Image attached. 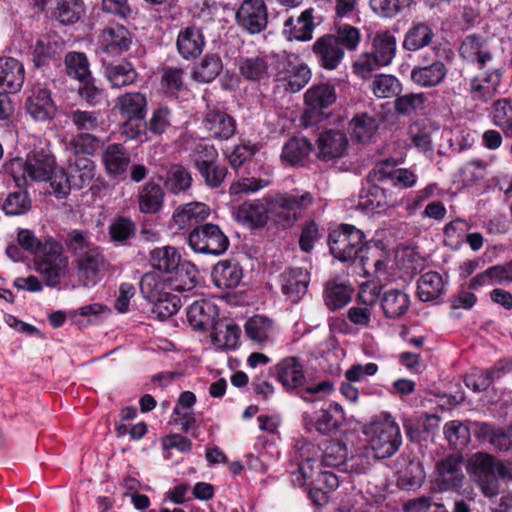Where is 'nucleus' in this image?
Wrapping results in <instances>:
<instances>
[{"label": "nucleus", "mask_w": 512, "mask_h": 512, "mask_svg": "<svg viewBox=\"0 0 512 512\" xmlns=\"http://www.w3.org/2000/svg\"><path fill=\"white\" fill-rule=\"evenodd\" d=\"M82 4V0H61L57 4L54 16L62 24H73L83 13Z\"/></svg>", "instance_id": "nucleus-64"}, {"label": "nucleus", "mask_w": 512, "mask_h": 512, "mask_svg": "<svg viewBox=\"0 0 512 512\" xmlns=\"http://www.w3.org/2000/svg\"><path fill=\"white\" fill-rule=\"evenodd\" d=\"M241 329L227 320H218L212 327L211 340L221 349H234L239 343Z\"/></svg>", "instance_id": "nucleus-34"}, {"label": "nucleus", "mask_w": 512, "mask_h": 512, "mask_svg": "<svg viewBox=\"0 0 512 512\" xmlns=\"http://www.w3.org/2000/svg\"><path fill=\"white\" fill-rule=\"evenodd\" d=\"M462 466L463 457L458 454L439 460L435 465L433 489L438 492L458 491L465 479Z\"/></svg>", "instance_id": "nucleus-10"}, {"label": "nucleus", "mask_w": 512, "mask_h": 512, "mask_svg": "<svg viewBox=\"0 0 512 512\" xmlns=\"http://www.w3.org/2000/svg\"><path fill=\"white\" fill-rule=\"evenodd\" d=\"M188 244L196 253L219 256L227 251L229 239L218 225L203 223L189 233Z\"/></svg>", "instance_id": "nucleus-9"}, {"label": "nucleus", "mask_w": 512, "mask_h": 512, "mask_svg": "<svg viewBox=\"0 0 512 512\" xmlns=\"http://www.w3.org/2000/svg\"><path fill=\"white\" fill-rule=\"evenodd\" d=\"M474 423L475 422H472L471 426L468 427L457 420L447 422L444 425L445 438L455 449H461L465 447L470 441L471 432L473 433Z\"/></svg>", "instance_id": "nucleus-59"}, {"label": "nucleus", "mask_w": 512, "mask_h": 512, "mask_svg": "<svg viewBox=\"0 0 512 512\" xmlns=\"http://www.w3.org/2000/svg\"><path fill=\"white\" fill-rule=\"evenodd\" d=\"M432 28L424 23H413L404 35L402 46L407 51H418L427 47L434 38Z\"/></svg>", "instance_id": "nucleus-41"}, {"label": "nucleus", "mask_w": 512, "mask_h": 512, "mask_svg": "<svg viewBox=\"0 0 512 512\" xmlns=\"http://www.w3.org/2000/svg\"><path fill=\"white\" fill-rule=\"evenodd\" d=\"M428 97L425 93H406L397 96L394 101V111L402 117H410L422 113L426 108Z\"/></svg>", "instance_id": "nucleus-45"}, {"label": "nucleus", "mask_w": 512, "mask_h": 512, "mask_svg": "<svg viewBox=\"0 0 512 512\" xmlns=\"http://www.w3.org/2000/svg\"><path fill=\"white\" fill-rule=\"evenodd\" d=\"M213 283L220 289H233L242 279L240 265L234 260L219 261L211 273Z\"/></svg>", "instance_id": "nucleus-30"}, {"label": "nucleus", "mask_w": 512, "mask_h": 512, "mask_svg": "<svg viewBox=\"0 0 512 512\" xmlns=\"http://www.w3.org/2000/svg\"><path fill=\"white\" fill-rule=\"evenodd\" d=\"M348 454L347 447L338 440H327L322 444V464L342 471Z\"/></svg>", "instance_id": "nucleus-52"}, {"label": "nucleus", "mask_w": 512, "mask_h": 512, "mask_svg": "<svg viewBox=\"0 0 512 512\" xmlns=\"http://www.w3.org/2000/svg\"><path fill=\"white\" fill-rule=\"evenodd\" d=\"M66 74L79 81L90 77V63L87 56L82 52H69L64 58Z\"/></svg>", "instance_id": "nucleus-53"}, {"label": "nucleus", "mask_w": 512, "mask_h": 512, "mask_svg": "<svg viewBox=\"0 0 512 512\" xmlns=\"http://www.w3.org/2000/svg\"><path fill=\"white\" fill-rule=\"evenodd\" d=\"M204 45L205 39L200 28L187 26L179 31L176 48L183 59H195L202 53Z\"/></svg>", "instance_id": "nucleus-23"}, {"label": "nucleus", "mask_w": 512, "mask_h": 512, "mask_svg": "<svg viewBox=\"0 0 512 512\" xmlns=\"http://www.w3.org/2000/svg\"><path fill=\"white\" fill-rule=\"evenodd\" d=\"M78 282L84 287H93L99 283L109 262L102 249H90L74 260Z\"/></svg>", "instance_id": "nucleus-12"}, {"label": "nucleus", "mask_w": 512, "mask_h": 512, "mask_svg": "<svg viewBox=\"0 0 512 512\" xmlns=\"http://www.w3.org/2000/svg\"><path fill=\"white\" fill-rule=\"evenodd\" d=\"M312 52L318 65L325 70H336L345 56L343 47L330 34L319 37L312 45Z\"/></svg>", "instance_id": "nucleus-18"}, {"label": "nucleus", "mask_w": 512, "mask_h": 512, "mask_svg": "<svg viewBox=\"0 0 512 512\" xmlns=\"http://www.w3.org/2000/svg\"><path fill=\"white\" fill-rule=\"evenodd\" d=\"M336 101L335 88L329 84L314 85L305 93V103L307 109L303 114V123L305 126H312L327 115L323 112L324 109L332 105Z\"/></svg>", "instance_id": "nucleus-11"}, {"label": "nucleus", "mask_w": 512, "mask_h": 512, "mask_svg": "<svg viewBox=\"0 0 512 512\" xmlns=\"http://www.w3.org/2000/svg\"><path fill=\"white\" fill-rule=\"evenodd\" d=\"M331 254L341 262L360 259L366 270L368 258L365 253L367 246L364 233L353 225L342 224L333 230L328 237Z\"/></svg>", "instance_id": "nucleus-5"}, {"label": "nucleus", "mask_w": 512, "mask_h": 512, "mask_svg": "<svg viewBox=\"0 0 512 512\" xmlns=\"http://www.w3.org/2000/svg\"><path fill=\"white\" fill-rule=\"evenodd\" d=\"M191 173L180 164L172 165L167 171L165 187L173 194L185 193L192 186Z\"/></svg>", "instance_id": "nucleus-51"}, {"label": "nucleus", "mask_w": 512, "mask_h": 512, "mask_svg": "<svg viewBox=\"0 0 512 512\" xmlns=\"http://www.w3.org/2000/svg\"><path fill=\"white\" fill-rule=\"evenodd\" d=\"M264 203L261 200H253L244 202L238 210V218L251 227H261L268 219V212H270V204L265 199Z\"/></svg>", "instance_id": "nucleus-40"}, {"label": "nucleus", "mask_w": 512, "mask_h": 512, "mask_svg": "<svg viewBox=\"0 0 512 512\" xmlns=\"http://www.w3.org/2000/svg\"><path fill=\"white\" fill-rule=\"evenodd\" d=\"M312 151V144L304 137H293L283 147L281 158L290 165L302 163Z\"/></svg>", "instance_id": "nucleus-50"}, {"label": "nucleus", "mask_w": 512, "mask_h": 512, "mask_svg": "<svg viewBox=\"0 0 512 512\" xmlns=\"http://www.w3.org/2000/svg\"><path fill=\"white\" fill-rule=\"evenodd\" d=\"M104 74L113 88L132 85L138 79V73L130 62L108 64L105 66Z\"/></svg>", "instance_id": "nucleus-39"}, {"label": "nucleus", "mask_w": 512, "mask_h": 512, "mask_svg": "<svg viewBox=\"0 0 512 512\" xmlns=\"http://www.w3.org/2000/svg\"><path fill=\"white\" fill-rule=\"evenodd\" d=\"M348 144L347 136L340 130H328L318 137V157L328 161L341 157Z\"/></svg>", "instance_id": "nucleus-27"}, {"label": "nucleus", "mask_w": 512, "mask_h": 512, "mask_svg": "<svg viewBox=\"0 0 512 512\" xmlns=\"http://www.w3.org/2000/svg\"><path fill=\"white\" fill-rule=\"evenodd\" d=\"M353 291L352 286L345 282L330 280L325 285L324 302L329 310H340L350 302Z\"/></svg>", "instance_id": "nucleus-33"}, {"label": "nucleus", "mask_w": 512, "mask_h": 512, "mask_svg": "<svg viewBox=\"0 0 512 512\" xmlns=\"http://www.w3.org/2000/svg\"><path fill=\"white\" fill-rule=\"evenodd\" d=\"M125 119V133L135 138L143 127L147 113V98L140 92H127L118 96L114 107Z\"/></svg>", "instance_id": "nucleus-8"}, {"label": "nucleus", "mask_w": 512, "mask_h": 512, "mask_svg": "<svg viewBox=\"0 0 512 512\" xmlns=\"http://www.w3.org/2000/svg\"><path fill=\"white\" fill-rule=\"evenodd\" d=\"M69 175L73 188L82 189L87 187L93 181L96 174V166L94 162L86 157H77L74 162L69 159Z\"/></svg>", "instance_id": "nucleus-38"}, {"label": "nucleus", "mask_w": 512, "mask_h": 512, "mask_svg": "<svg viewBox=\"0 0 512 512\" xmlns=\"http://www.w3.org/2000/svg\"><path fill=\"white\" fill-rule=\"evenodd\" d=\"M28 114L36 121H47L55 115V105L50 91L38 89L30 96L26 103Z\"/></svg>", "instance_id": "nucleus-31"}, {"label": "nucleus", "mask_w": 512, "mask_h": 512, "mask_svg": "<svg viewBox=\"0 0 512 512\" xmlns=\"http://www.w3.org/2000/svg\"><path fill=\"white\" fill-rule=\"evenodd\" d=\"M218 316L217 306L210 300L198 299L193 301L187 309V320L195 330L212 328Z\"/></svg>", "instance_id": "nucleus-24"}, {"label": "nucleus", "mask_w": 512, "mask_h": 512, "mask_svg": "<svg viewBox=\"0 0 512 512\" xmlns=\"http://www.w3.org/2000/svg\"><path fill=\"white\" fill-rule=\"evenodd\" d=\"M383 314L388 319L403 316L410 305L409 296L400 289H388L380 297Z\"/></svg>", "instance_id": "nucleus-32"}, {"label": "nucleus", "mask_w": 512, "mask_h": 512, "mask_svg": "<svg viewBox=\"0 0 512 512\" xmlns=\"http://www.w3.org/2000/svg\"><path fill=\"white\" fill-rule=\"evenodd\" d=\"M181 256L177 249L172 246H164L155 248L150 253V263L153 268L165 272L171 273L181 267Z\"/></svg>", "instance_id": "nucleus-43"}, {"label": "nucleus", "mask_w": 512, "mask_h": 512, "mask_svg": "<svg viewBox=\"0 0 512 512\" xmlns=\"http://www.w3.org/2000/svg\"><path fill=\"white\" fill-rule=\"evenodd\" d=\"M23 64L13 57H0V88L6 92H18L24 83Z\"/></svg>", "instance_id": "nucleus-25"}, {"label": "nucleus", "mask_w": 512, "mask_h": 512, "mask_svg": "<svg viewBox=\"0 0 512 512\" xmlns=\"http://www.w3.org/2000/svg\"><path fill=\"white\" fill-rule=\"evenodd\" d=\"M132 43V33L121 24L106 26L98 36L100 51L112 57H118L127 52Z\"/></svg>", "instance_id": "nucleus-15"}, {"label": "nucleus", "mask_w": 512, "mask_h": 512, "mask_svg": "<svg viewBox=\"0 0 512 512\" xmlns=\"http://www.w3.org/2000/svg\"><path fill=\"white\" fill-rule=\"evenodd\" d=\"M448 73L443 61H429L418 63L410 72L411 81L422 88H432L441 84Z\"/></svg>", "instance_id": "nucleus-19"}, {"label": "nucleus", "mask_w": 512, "mask_h": 512, "mask_svg": "<svg viewBox=\"0 0 512 512\" xmlns=\"http://www.w3.org/2000/svg\"><path fill=\"white\" fill-rule=\"evenodd\" d=\"M459 55L468 62H477L482 68L492 59L487 40L476 34L467 35L459 48Z\"/></svg>", "instance_id": "nucleus-26"}, {"label": "nucleus", "mask_w": 512, "mask_h": 512, "mask_svg": "<svg viewBox=\"0 0 512 512\" xmlns=\"http://www.w3.org/2000/svg\"><path fill=\"white\" fill-rule=\"evenodd\" d=\"M203 125L211 137L220 141L230 139L236 132L235 120L218 108L208 107Z\"/></svg>", "instance_id": "nucleus-21"}, {"label": "nucleus", "mask_w": 512, "mask_h": 512, "mask_svg": "<svg viewBox=\"0 0 512 512\" xmlns=\"http://www.w3.org/2000/svg\"><path fill=\"white\" fill-rule=\"evenodd\" d=\"M312 9L303 11L296 19L289 17L284 26L289 29V36L292 39L299 41H308L312 38V32L314 30Z\"/></svg>", "instance_id": "nucleus-48"}, {"label": "nucleus", "mask_w": 512, "mask_h": 512, "mask_svg": "<svg viewBox=\"0 0 512 512\" xmlns=\"http://www.w3.org/2000/svg\"><path fill=\"white\" fill-rule=\"evenodd\" d=\"M68 250L75 255V258L90 252V249H98L92 242V234L88 230L74 229L71 230L65 239Z\"/></svg>", "instance_id": "nucleus-55"}, {"label": "nucleus", "mask_w": 512, "mask_h": 512, "mask_svg": "<svg viewBox=\"0 0 512 512\" xmlns=\"http://www.w3.org/2000/svg\"><path fill=\"white\" fill-rule=\"evenodd\" d=\"M110 240L118 245H127L136 234V224L128 217L119 216L108 227Z\"/></svg>", "instance_id": "nucleus-56"}, {"label": "nucleus", "mask_w": 512, "mask_h": 512, "mask_svg": "<svg viewBox=\"0 0 512 512\" xmlns=\"http://www.w3.org/2000/svg\"><path fill=\"white\" fill-rule=\"evenodd\" d=\"M23 188L24 187H21L18 191L8 194L2 205L5 214L18 216L25 214L31 209V200Z\"/></svg>", "instance_id": "nucleus-63"}, {"label": "nucleus", "mask_w": 512, "mask_h": 512, "mask_svg": "<svg viewBox=\"0 0 512 512\" xmlns=\"http://www.w3.org/2000/svg\"><path fill=\"white\" fill-rule=\"evenodd\" d=\"M380 124V119L367 113L356 115L350 123L352 135L360 142L369 140Z\"/></svg>", "instance_id": "nucleus-57"}, {"label": "nucleus", "mask_w": 512, "mask_h": 512, "mask_svg": "<svg viewBox=\"0 0 512 512\" xmlns=\"http://www.w3.org/2000/svg\"><path fill=\"white\" fill-rule=\"evenodd\" d=\"M370 446L377 459L394 455L402 444L399 425L391 415L381 414L375 417L365 429Z\"/></svg>", "instance_id": "nucleus-6"}, {"label": "nucleus", "mask_w": 512, "mask_h": 512, "mask_svg": "<svg viewBox=\"0 0 512 512\" xmlns=\"http://www.w3.org/2000/svg\"><path fill=\"white\" fill-rule=\"evenodd\" d=\"M370 89L377 98L398 96L402 90L401 82L393 75L379 74L374 76Z\"/></svg>", "instance_id": "nucleus-58"}, {"label": "nucleus", "mask_w": 512, "mask_h": 512, "mask_svg": "<svg viewBox=\"0 0 512 512\" xmlns=\"http://www.w3.org/2000/svg\"><path fill=\"white\" fill-rule=\"evenodd\" d=\"M501 82V74L498 71L487 72L475 77L470 83V92L474 100L487 102L490 100Z\"/></svg>", "instance_id": "nucleus-37"}, {"label": "nucleus", "mask_w": 512, "mask_h": 512, "mask_svg": "<svg viewBox=\"0 0 512 512\" xmlns=\"http://www.w3.org/2000/svg\"><path fill=\"white\" fill-rule=\"evenodd\" d=\"M98 145L99 140L93 133L81 132L71 138L66 144V150L77 158L94 154Z\"/></svg>", "instance_id": "nucleus-60"}, {"label": "nucleus", "mask_w": 512, "mask_h": 512, "mask_svg": "<svg viewBox=\"0 0 512 512\" xmlns=\"http://www.w3.org/2000/svg\"><path fill=\"white\" fill-rule=\"evenodd\" d=\"M367 180L369 184L359 194L358 207L367 213L380 212L387 206L385 190L378 186L379 182H373L368 177Z\"/></svg>", "instance_id": "nucleus-35"}, {"label": "nucleus", "mask_w": 512, "mask_h": 512, "mask_svg": "<svg viewBox=\"0 0 512 512\" xmlns=\"http://www.w3.org/2000/svg\"><path fill=\"white\" fill-rule=\"evenodd\" d=\"M270 204V212L276 216H283L285 221L291 223L296 220L297 212L306 209L312 204L313 196L310 192L277 194L274 197H267Z\"/></svg>", "instance_id": "nucleus-13"}, {"label": "nucleus", "mask_w": 512, "mask_h": 512, "mask_svg": "<svg viewBox=\"0 0 512 512\" xmlns=\"http://www.w3.org/2000/svg\"><path fill=\"white\" fill-rule=\"evenodd\" d=\"M153 302L152 313L161 321L176 314L181 307L179 296L171 293H162Z\"/></svg>", "instance_id": "nucleus-62"}, {"label": "nucleus", "mask_w": 512, "mask_h": 512, "mask_svg": "<svg viewBox=\"0 0 512 512\" xmlns=\"http://www.w3.org/2000/svg\"><path fill=\"white\" fill-rule=\"evenodd\" d=\"M444 292L442 276L435 271L421 275L417 281V294L421 301L429 302L437 299Z\"/></svg>", "instance_id": "nucleus-44"}, {"label": "nucleus", "mask_w": 512, "mask_h": 512, "mask_svg": "<svg viewBox=\"0 0 512 512\" xmlns=\"http://www.w3.org/2000/svg\"><path fill=\"white\" fill-rule=\"evenodd\" d=\"M425 472L420 462L408 461L404 468L397 472V486L403 490H416L422 486Z\"/></svg>", "instance_id": "nucleus-47"}, {"label": "nucleus", "mask_w": 512, "mask_h": 512, "mask_svg": "<svg viewBox=\"0 0 512 512\" xmlns=\"http://www.w3.org/2000/svg\"><path fill=\"white\" fill-rule=\"evenodd\" d=\"M209 215L210 209L206 204L191 202L179 206L173 214V220L180 229H188L202 225L201 222Z\"/></svg>", "instance_id": "nucleus-29"}, {"label": "nucleus", "mask_w": 512, "mask_h": 512, "mask_svg": "<svg viewBox=\"0 0 512 512\" xmlns=\"http://www.w3.org/2000/svg\"><path fill=\"white\" fill-rule=\"evenodd\" d=\"M106 172L111 176H119L127 171L130 157L121 144H110L102 154Z\"/></svg>", "instance_id": "nucleus-36"}, {"label": "nucleus", "mask_w": 512, "mask_h": 512, "mask_svg": "<svg viewBox=\"0 0 512 512\" xmlns=\"http://www.w3.org/2000/svg\"><path fill=\"white\" fill-rule=\"evenodd\" d=\"M33 266L47 287L58 288L67 276L69 257L59 241L52 236H46V244L33 259Z\"/></svg>", "instance_id": "nucleus-3"}, {"label": "nucleus", "mask_w": 512, "mask_h": 512, "mask_svg": "<svg viewBox=\"0 0 512 512\" xmlns=\"http://www.w3.org/2000/svg\"><path fill=\"white\" fill-rule=\"evenodd\" d=\"M67 118L71 121L79 133H93L97 131L101 126L100 114L96 111H84L75 109L67 113Z\"/></svg>", "instance_id": "nucleus-61"}, {"label": "nucleus", "mask_w": 512, "mask_h": 512, "mask_svg": "<svg viewBox=\"0 0 512 512\" xmlns=\"http://www.w3.org/2000/svg\"><path fill=\"white\" fill-rule=\"evenodd\" d=\"M277 76L280 80L287 82L286 89L296 93L303 89L311 79V70L307 64L298 60L297 57H283L278 60Z\"/></svg>", "instance_id": "nucleus-16"}, {"label": "nucleus", "mask_w": 512, "mask_h": 512, "mask_svg": "<svg viewBox=\"0 0 512 512\" xmlns=\"http://www.w3.org/2000/svg\"><path fill=\"white\" fill-rule=\"evenodd\" d=\"M278 60L273 56H250L242 57L238 67L240 74L249 81H258L270 76V68Z\"/></svg>", "instance_id": "nucleus-28"}, {"label": "nucleus", "mask_w": 512, "mask_h": 512, "mask_svg": "<svg viewBox=\"0 0 512 512\" xmlns=\"http://www.w3.org/2000/svg\"><path fill=\"white\" fill-rule=\"evenodd\" d=\"M364 293V290L359 292V303L348 309L347 318L354 325L368 327L371 322V318L373 315V306L376 300L375 298L366 300L364 298Z\"/></svg>", "instance_id": "nucleus-54"}, {"label": "nucleus", "mask_w": 512, "mask_h": 512, "mask_svg": "<svg viewBox=\"0 0 512 512\" xmlns=\"http://www.w3.org/2000/svg\"><path fill=\"white\" fill-rule=\"evenodd\" d=\"M282 293L293 303H298L307 293L310 273L307 269L291 267L279 276Z\"/></svg>", "instance_id": "nucleus-17"}, {"label": "nucleus", "mask_w": 512, "mask_h": 512, "mask_svg": "<svg viewBox=\"0 0 512 512\" xmlns=\"http://www.w3.org/2000/svg\"><path fill=\"white\" fill-rule=\"evenodd\" d=\"M371 45V51L361 53L352 66L354 73L361 77L388 66L396 55V38L389 31L376 32Z\"/></svg>", "instance_id": "nucleus-7"}, {"label": "nucleus", "mask_w": 512, "mask_h": 512, "mask_svg": "<svg viewBox=\"0 0 512 512\" xmlns=\"http://www.w3.org/2000/svg\"><path fill=\"white\" fill-rule=\"evenodd\" d=\"M466 471L470 480L489 499L499 495L500 479L512 481V461L497 459L487 452L471 454L466 461Z\"/></svg>", "instance_id": "nucleus-1"}, {"label": "nucleus", "mask_w": 512, "mask_h": 512, "mask_svg": "<svg viewBox=\"0 0 512 512\" xmlns=\"http://www.w3.org/2000/svg\"><path fill=\"white\" fill-rule=\"evenodd\" d=\"M373 182L390 181L394 186L410 188L416 184L417 176L408 169L394 168L389 161L377 164L368 174Z\"/></svg>", "instance_id": "nucleus-20"}, {"label": "nucleus", "mask_w": 512, "mask_h": 512, "mask_svg": "<svg viewBox=\"0 0 512 512\" xmlns=\"http://www.w3.org/2000/svg\"><path fill=\"white\" fill-rule=\"evenodd\" d=\"M56 167V160L48 147H34L25 159L16 157L4 165L18 188L35 181H46Z\"/></svg>", "instance_id": "nucleus-2"}, {"label": "nucleus", "mask_w": 512, "mask_h": 512, "mask_svg": "<svg viewBox=\"0 0 512 512\" xmlns=\"http://www.w3.org/2000/svg\"><path fill=\"white\" fill-rule=\"evenodd\" d=\"M245 332L248 338L257 344L269 343L274 334L273 321L265 316L255 315L247 320Z\"/></svg>", "instance_id": "nucleus-42"}, {"label": "nucleus", "mask_w": 512, "mask_h": 512, "mask_svg": "<svg viewBox=\"0 0 512 512\" xmlns=\"http://www.w3.org/2000/svg\"><path fill=\"white\" fill-rule=\"evenodd\" d=\"M238 26L249 34H258L268 24V10L264 0H244L236 11Z\"/></svg>", "instance_id": "nucleus-14"}, {"label": "nucleus", "mask_w": 512, "mask_h": 512, "mask_svg": "<svg viewBox=\"0 0 512 512\" xmlns=\"http://www.w3.org/2000/svg\"><path fill=\"white\" fill-rule=\"evenodd\" d=\"M223 63L219 55L207 54L193 67L192 78L199 83H211L221 73Z\"/></svg>", "instance_id": "nucleus-46"}, {"label": "nucleus", "mask_w": 512, "mask_h": 512, "mask_svg": "<svg viewBox=\"0 0 512 512\" xmlns=\"http://www.w3.org/2000/svg\"><path fill=\"white\" fill-rule=\"evenodd\" d=\"M277 379L287 391H295L307 402L317 400L315 395L330 393L333 385L325 380L315 385H306V378L302 364L295 357L281 360L275 367Z\"/></svg>", "instance_id": "nucleus-4"}, {"label": "nucleus", "mask_w": 512, "mask_h": 512, "mask_svg": "<svg viewBox=\"0 0 512 512\" xmlns=\"http://www.w3.org/2000/svg\"><path fill=\"white\" fill-rule=\"evenodd\" d=\"M163 200L164 192L161 186L149 182L139 192V209L142 213L155 214L161 209Z\"/></svg>", "instance_id": "nucleus-49"}, {"label": "nucleus", "mask_w": 512, "mask_h": 512, "mask_svg": "<svg viewBox=\"0 0 512 512\" xmlns=\"http://www.w3.org/2000/svg\"><path fill=\"white\" fill-rule=\"evenodd\" d=\"M473 434L478 440L493 446L496 451L506 452L512 447V428H494L486 422H475Z\"/></svg>", "instance_id": "nucleus-22"}]
</instances>
